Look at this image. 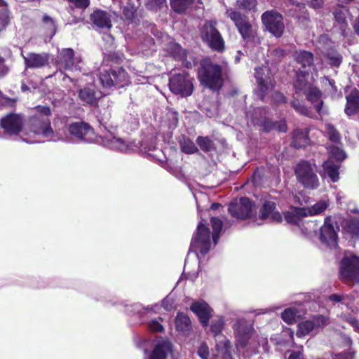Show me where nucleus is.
<instances>
[{
    "label": "nucleus",
    "instance_id": "ea45409f",
    "mask_svg": "<svg viewBox=\"0 0 359 359\" xmlns=\"http://www.w3.org/2000/svg\"><path fill=\"white\" fill-rule=\"evenodd\" d=\"M210 222L213 229L212 239L215 244H216L219 239V234L222 230L223 223L221 219L216 217H212Z\"/></svg>",
    "mask_w": 359,
    "mask_h": 359
},
{
    "label": "nucleus",
    "instance_id": "c03bdc74",
    "mask_svg": "<svg viewBox=\"0 0 359 359\" xmlns=\"http://www.w3.org/2000/svg\"><path fill=\"white\" fill-rule=\"evenodd\" d=\"M237 5L239 8L251 11L255 8L257 0H238Z\"/></svg>",
    "mask_w": 359,
    "mask_h": 359
},
{
    "label": "nucleus",
    "instance_id": "4468645a",
    "mask_svg": "<svg viewBox=\"0 0 359 359\" xmlns=\"http://www.w3.org/2000/svg\"><path fill=\"white\" fill-rule=\"evenodd\" d=\"M262 20L267 30L276 37L282 36L285 25L282 15L275 11H268L262 15Z\"/></svg>",
    "mask_w": 359,
    "mask_h": 359
},
{
    "label": "nucleus",
    "instance_id": "412c9836",
    "mask_svg": "<svg viewBox=\"0 0 359 359\" xmlns=\"http://www.w3.org/2000/svg\"><path fill=\"white\" fill-rule=\"evenodd\" d=\"M327 318L323 316H316L312 320H306L298 325L297 336L303 337L312 331L315 327H320L327 324Z\"/></svg>",
    "mask_w": 359,
    "mask_h": 359
},
{
    "label": "nucleus",
    "instance_id": "2f4dec72",
    "mask_svg": "<svg viewBox=\"0 0 359 359\" xmlns=\"http://www.w3.org/2000/svg\"><path fill=\"white\" fill-rule=\"evenodd\" d=\"M303 311L297 307H290L285 309L281 313L283 320L287 324H292L302 317Z\"/></svg>",
    "mask_w": 359,
    "mask_h": 359
},
{
    "label": "nucleus",
    "instance_id": "37998d69",
    "mask_svg": "<svg viewBox=\"0 0 359 359\" xmlns=\"http://www.w3.org/2000/svg\"><path fill=\"white\" fill-rule=\"evenodd\" d=\"M329 303H331L333 305L337 303H341V305H345L346 307L348 308V306L346 305L347 297L342 294H332L330 295L327 298V304H329Z\"/></svg>",
    "mask_w": 359,
    "mask_h": 359
},
{
    "label": "nucleus",
    "instance_id": "9b49d317",
    "mask_svg": "<svg viewBox=\"0 0 359 359\" xmlns=\"http://www.w3.org/2000/svg\"><path fill=\"white\" fill-rule=\"evenodd\" d=\"M193 78L187 73L183 72L177 74H174L169 82L170 90L177 95L183 97L189 96L193 91Z\"/></svg>",
    "mask_w": 359,
    "mask_h": 359
},
{
    "label": "nucleus",
    "instance_id": "2eb2a0df",
    "mask_svg": "<svg viewBox=\"0 0 359 359\" xmlns=\"http://www.w3.org/2000/svg\"><path fill=\"white\" fill-rule=\"evenodd\" d=\"M255 77L257 83V94L262 100L266 92L274 87V81L270 76L269 69L267 67H256Z\"/></svg>",
    "mask_w": 359,
    "mask_h": 359
},
{
    "label": "nucleus",
    "instance_id": "a19ab883",
    "mask_svg": "<svg viewBox=\"0 0 359 359\" xmlns=\"http://www.w3.org/2000/svg\"><path fill=\"white\" fill-rule=\"evenodd\" d=\"M196 142L200 148L205 151H210L213 147L212 141L208 137L199 136L196 139Z\"/></svg>",
    "mask_w": 359,
    "mask_h": 359
},
{
    "label": "nucleus",
    "instance_id": "6e6552de",
    "mask_svg": "<svg viewBox=\"0 0 359 359\" xmlns=\"http://www.w3.org/2000/svg\"><path fill=\"white\" fill-rule=\"evenodd\" d=\"M297 64L299 67H296V81L295 88H301L303 81H306V76L309 74L311 66L313 64V54L306 50H297L294 55Z\"/></svg>",
    "mask_w": 359,
    "mask_h": 359
},
{
    "label": "nucleus",
    "instance_id": "338daca9",
    "mask_svg": "<svg viewBox=\"0 0 359 359\" xmlns=\"http://www.w3.org/2000/svg\"><path fill=\"white\" fill-rule=\"evenodd\" d=\"M284 336H288L291 339H293V332L290 329L285 330L283 332Z\"/></svg>",
    "mask_w": 359,
    "mask_h": 359
},
{
    "label": "nucleus",
    "instance_id": "49530a36",
    "mask_svg": "<svg viewBox=\"0 0 359 359\" xmlns=\"http://www.w3.org/2000/svg\"><path fill=\"white\" fill-rule=\"evenodd\" d=\"M163 308L166 311H170L175 308V301L172 295L167 296L162 302Z\"/></svg>",
    "mask_w": 359,
    "mask_h": 359
},
{
    "label": "nucleus",
    "instance_id": "f03ea898",
    "mask_svg": "<svg viewBox=\"0 0 359 359\" xmlns=\"http://www.w3.org/2000/svg\"><path fill=\"white\" fill-rule=\"evenodd\" d=\"M69 133L78 139L87 142H95L102 144L111 149L126 151L130 148V145L122 139L115 137L112 133H107L104 136L96 135L90 126L83 122H76L70 124L68 128Z\"/></svg>",
    "mask_w": 359,
    "mask_h": 359
},
{
    "label": "nucleus",
    "instance_id": "e433bc0d",
    "mask_svg": "<svg viewBox=\"0 0 359 359\" xmlns=\"http://www.w3.org/2000/svg\"><path fill=\"white\" fill-rule=\"evenodd\" d=\"M193 2L194 0H170V6L175 12L181 13L184 11Z\"/></svg>",
    "mask_w": 359,
    "mask_h": 359
},
{
    "label": "nucleus",
    "instance_id": "c9c22d12",
    "mask_svg": "<svg viewBox=\"0 0 359 359\" xmlns=\"http://www.w3.org/2000/svg\"><path fill=\"white\" fill-rule=\"evenodd\" d=\"M43 27L46 29V34L51 39L55 34L57 25L55 21L49 15L44 14L42 17Z\"/></svg>",
    "mask_w": 359,
    "mask_h": 359
},
{
    "label": "nucleus",
    "instance_id": "864d4df0",
    "mask_svg": "<svg viewBox=\"0 0 359 359\" xmlns=\"http://www.w3.org/2000/svg\"><path fill=\"white\" fill-rule=\"evenodd\" d=\"M123 15L127 20L133 22V20L135 18V11L133 8H125L123 10Z\"/></svg>",
    "mask_w": 359,
    "mask_h": 359
},
{
    "label": "nucleus",
    "instance_id": "f3484780",
    "mask_svg": "<svg viewBox=\"0 0 359 359\" xmlns=\"http://www.w3.org/2000/svg\"><path fill=\"white\" fill-rule=\"evenodd\" d=\"M226 14L235 23L240 34L244 39L250 38L253 34V29L250 22L241 16L240 13L231 8L226 9Z\"/></svg>",
    "mask_w": 359,
    "mask_h": 359
},
{
    "label": "nucleus",
    "instance_id": "7c9ffc66",
    "mask_svg": "<svg viewBox=\"0 0 359 359\" xmlns=\"http://www.w3.org/2000/svg\"><path fill=\"white\" fill-rule=\"evenodd\" d=\"M285 219L288 223L299 225L301 219L306 217L304 208H291V209L285 212Z\"/></svg>",
    "mask_w": 359,
    "mask_h": 359
},
{
    "label": "nucleus",
    "instance_id": "58836bf2",
    "mask_svg": "<svg viewBox=\"0 0 359 359\" xmlns=\"http://www.w3.org/2000/svg\"><path fill=\"white\" fill-rule=\"evenodd\" d=\"M180 147L182 151L186 154H194L198 151L194 143L191 140L184 137L180 140Z\"/></svg>",
    "mask_w": 359,
    "mask_h": 359
},
{
    "label": "nucleus",
    "instance_id": "f704fd0d",
    "mask_svg": "<svg viewBox=\"0 0 359 359\" xmlns=\"http://www.w3.org/2000/svg\"><path fill=\"white\" fill-rule=\"evenodd\" d=\"M328 205V201L322 200L318 201L316 203L309 208H304V210L306 213V216H313L319 215L324 212L327 208Z\"/></svg>",
    "mask_w": 359,
    "mask_h": 359
},
{
    "label": "nucleus",
    "instance_id": "bb28decb",
    "mask_svg": "<svg viewBox=\"0 0 359 359\" xmlns=\"http://www.w3.org/2000/svg\"><path fill=\"white\" fill-rule=\"evenodd\" d=\"M276 203L273 201H266L264 203L260 212L262 219L270 218L274 222H280L282 216L279 212L275 210Z\"/></svg>",
    "mask_w": 359,
    "mask_h": 359
},
{
    "label": "nucleus",
    "instance_id": "4be33fe9",
    "mask_svg": "<svg viewBox=\"0 0 359 359\" xmlns=\"http://www.w3.org/2000/svg\"><path fill=\"white\" fill-rule=\"evenodd\" d=\"M191 310L196 314L201 323L206 326L212 316V309L204 301H197L192 304Z\"/></svg>",
    "mask_w": 359,
    "mask_h": 359
},
{
    "label": "nucleus",
    "instance_id": "9d476101",
    "mask_svg": "<svg viewBox=\"0 0 359 359\" xmlns=\"http://www.w3.org/2000/svg\"><path fill=\"white\" fill-rule=\"evenodd\" d=\"M325 133L331 142V144L327 147L330 158L337 161H344L347 156L340 147V136L338 132L332 125L326 123L325 125Z\"/></svg>",
    "mask_w": 359,
    "mask_h": 359
},
{
    "label": "nucleus",
    "instance_id": "c85d7f7f",
    "mask_svg": "<svg viewBox=\"0 0 359 359\" xmlns=\"http://www.w3.org/2000/svg\"><path fill=\"white\" fill-rule=\"evenodd\" d=\"M79 96L83 104L94 106L102 95L101 93H96L94 89L90 87H85L80 90Z\"/></svg>",
    "mask_w": 359,
    "mask_h": 359
},
{
    "label": "nucleus",
    "instance_id": "4d7b16f0",
    "mask_svg": "<svg viewBox=\"0 0 359 359\" xmlns=\"http://www.w3.org/2000/svg\"><path fill=\"white\" fill-rule=\"evenodd\" d=\"M74 4L76 7L86 8L89 5V0H69Z\"/></svg>",
    "mask_w": 359,
    "mask_h": 359
},
{
    "label": "nucleus",
    "instance_id": "1a4fd4ad",
    "mask_svg": "<svg viewBox=\"0 0 359 359\" xmlns=\"http://www.w3.org/2000/svg\"><path fill=\"white\" fill-rule=\"evenodd\" d=\"M81 62V57L76 55L72 48L60 50L56 58V63L60 72L69 71L73 72L80 70L79 64Z\"/></svg>",
    "mask_w": 359,
    "mask_h": 359
},
{
    "label": "nucleus",
    "instance_id": "0eeeda50",
    "mask_svg": "<svg viewBox=\"0 0 359 359\" xmlns=\"http://www.w3.org/2000/svg\"><path fill=\"white\" fill-rule=\"evenodd\" d=\"M298 181L305 187L316 189L319 186V180L315 172L314 166L307 161L298 163L295 168Z\"/></svg>",
    "mask_w": 359,
    "mask_h": 359
},
{
    "label": "nucleus",
    "instance_id": "cd10ccee",
    "mask_svg": "<svg viewBox=\"0 0 359 359\" xmlns=\"http://www.w3.org/2000/svg\"><path fill=\"white\" fill-rule=\"evenodd\" d=\"M175 327L181 334L188 335L192 330L191 322L189 316L183 313H178L175 318Z\"/></svg>",
    "mask_w": 359,
    "mask_h": 359
},
{
    "label": "nucleus",
    "instance_id": "6e6d98bb",
    "mask_svg": "<svg viewBox=\"0 0 359 359\" xmlns=\"http://www.w3.org/2000/svg\"><path fill=\"white\" fill-rule=\"evenodd\" d=\"M343 318L348 322L356 330L359 331V322L353 316H346L344 315Z\"/></svg>",
    "mask_w": 359,
    "mask_h": 359
},
{
    "label": "nucleus",
    "instance_id": "bf43d9fd",
    "mask_svg": "<svg viewBox=\"0 0 359 359\" xmlns=\"http://www.w3.org/2000/svg\"><path fill=\"white\" fill-rule=\"evenodd\" d=\"M324 4V0H311V6L315 9L320 8Z\"/></svg>",
    "mask_w": 359,
    "mask_h": 359
},
{
    "label": "nucleus",
    "instance_id": "69168bd1",
    "mask_svg": "<svg viewBox=\"0 0 359 359\" xmlns=\"http://www.w3.org/2000/svg\"><path fill=\"white\" fill-rule=\"evenodd\" d=\"M246 116H247V118H248V119H250V120H251L252 123H254V124H255V125H260V124H262V121H260V120H259V119H257V118H252H252H250V113H249V112H248V113H247V115H246Z\"/></svg>",
    "mask_w": 359,
    "mask_h": 359
},
{
    "label": "nucleus",
    "instance_id": "0e129e2a",
    "mask_svg": "<svg viewBox=\"0 0 359 359\" xmlns=\"http://www.w3.org/2000/svg\"><path fill=\"white\" fill-rule=\"evenodd\" d=\"M289 359H304L303 355L300 352L292 353L289 357Z\"/></svg>",
    "mask_w": 359,
    "mask_h": 359
},
{
    "label": "nucleus",
    "instance_id": "20e7f679",
    "mask_svg": "<svg viewBox=\"0 0 359 359\" xmlns=\"http://www.w3.org/2000/svg\"><path fill=\"white\" fill-rule=\"evenodd\" d=\"M340 278L347 283H359V257L346 252L339 264Z\"/></svg>",
    "mask_w": 359,
    "mask_h": 359
},
{
    "label": "nucleus",
    "instance_id": "a211bd4d",
    "mask_svg": "<svg viewBox=\"0 0 359 359\" xmlns=\"http://www.w3.org/2000/svg\"><path fill=\"white\" fill-rule=\"evenodd\" d=\"M320 239L330 248H335L337 246V236L331 224L330 218L325 219V223L320 228Z\"/></svg>",
    "mask_w": 359,
    "mask_h": 359
},
{
    "label": "nucleus",
    "instance_id": "dca6fc26",
    "mask_svg": "<svg viewBox=\"0 0 359 359\" xmlns=\"http://www.w3.org/2000/svg\"><path fill=\"white\" fill-rule=\"evenodd\" d=\"M253 205L248 198H241L230 203L229 212L231 216L238 219H245L250 217L252 212Z\"/></svg>",
    "mask_w": 359,
    "mask_h": 359
},
{
    "label": "nucleus",
    "instance_id": "6ab92c4d",
    "mask_svg": "<svg viewBox=\"0 0 359 359\" xmlns=\"http://www.w3.org/2000/svg\"><path fill=\"white\" fill-rule=\"evenodd\" d=\"M299 90H304L308 100L314 104L317 112L319 114H323L325 112L323 109V101L320 100L321 93L318 89L314 87H306L305 81L301 85V88H296Z\"/></svg>",
    "mask_w": 359,
    "mask_h": 359
},
{
    "label": "nucleus",
    "instance_id": "ddd939ff",
    "mask_svg": "<svg viewBox=\"0 0 359 359\" xmlns=\"http://www.w3.org/2000/svg\"><path fill=\"white\" fill-rule=\"evenodd\" d=\"M233 329L236 337V346L239 353L245 348L251 337L253 327L243 318H239L233 325Z\"/></svg>",
    "mask_w": 359,
    "mask_h": 359
},
{
    "label": "nucleus",
    "instance_id": "13d9d810",
    "mask_svg": "<svg viewBox=\"0 0 359 359\" xmlns=\"http://www.w3.org/2000/svg\"><path fill=\"white\" fill-rule=\"evenodd\" d=\"M272 97L274 102L277 103H284L285 102V98L283 95L278 91H274L273 94L272 95Z\"/></svg>",
    "mask_w": 359,
    "mask_h": 359
},
{
    "label": "nucleus",
    "instance_id": "f257e3e1",
    "mask_svg": "<svg viewBox=\"0 0 359 359\" xmlns=\"http://www.w3.org/2000/svg\"><path fill=\"white\" fill-rule=\"evenodd\" d=\"M34 114L29 117L27 126L22 128L24 120L20 114H10L1 119V128L6 134L18 135L27 143L39 142V137L46 138L49 141L57 142L65 140L60 129L52 128L50 117L51 110L47 106H36L33 109Z\"/></svg>",
    "mask_w": 359,
    "mask_h": 359
},
{
    "label": "nucleus",
    "instance_id": "680f3d73",
    "mask_svg": "<svg viewBox=\"0 0 359 359\" xmlns=\"http://www.w3.org/2000/svg\"><path fill=\"white\" fill-rule=\"evenodd\" d=\"M314 226H315V223L313 222H309L306 223V230L309 229V232H308L307 233H311V229H313V232H316V228H313Z\"/></svg>",
    "mask_w": 359,
    "mask_h": 359
},
{
    "label": "nucleus",
    "instance_id": "09e8293b",
    "mask_svg": "<svg viewBox=\"0 0 359 359\" xmlns=\"http://www.w3.org/2000/svg\"><path fill=\"white\" fill-rule=\"evenodd\" d=\"M197 353L201 359H208L209 358V348L205 344H203L200 346Z\"/></svg>",
    "mask_w": 359,
    "mask_h": 359
},
{
    "label": "nucleus",
    "instance_id": "5fc2aeb1",
    "mask_svg": "<svg viewBox=\"0 0 359 359\" xmlns=\"http://www.w3.org/2000/svg\"><path fill=\"white\" fill-rule=\"evenodd\" d=\"M353 355H354L353 352L348 351V352H345L343 353L335 354L333 356L332 359H353Z\"/></svg>",
    "mask_w": 359,
    "mask_h": 359
},
{
    "label": "nucleus",
    "instance_id": "3c124183",
    "mask_svg": "<svg viewBox=\"0 0 359 359\" xmlns=\"http://www.w3.org/2000/svg\"><path fill=\"white\" fill-rule=\"evenodd\" d=\"M9 21V13L7 10H4L0 13V29L4 28L8 25Z\"/></svg>",
    "mask_w": 359,
    "mask_h": 359
},
{
    "label": "nucleus",
    "instance_id": "8fccbe9b",
    "mask_svg": "<svg viewBox=\"0 0 359 359\" xmlns=\"http://www.w3.org/2000/svg\"><path fill=\"white\" fill-rule=\"evenodd\" d=\"M327 60L330 65L336 67H338L341 62V56L337 53L334 55H328L327 56Z\"/></svg>",
    "mask_w": 359,
    "mask_h": 359
},
{
    "label": "nucleus",
    "instance_id": "423d86ee",
    "mask_svg": "<svg viewBox=\"0 0 359 359\" xmlns=\"http://www.w3.org/2000/svg\"><path fill=\"white\" fill-rule=\"evenodd\" d=\"M210 248V230L201 221L198 223L197 231L192 238L189 253L194 252L198 257V251L204 255L209 251Z\"/></svg>",
    "mask_w": 359,
    "mask_h": 359
},
{
    "label": "nucleus",
    "instance_id": "b1692460",
    "mask_svg": "<svg viewBox=\"0 0 359 359\" xmlns=\"http://www.w3.org/2000/svg\"><path fill=\"white\" fill-rule=\"evenodd\" d=\"M90 20L98 28L109 29L111 27L110 15L102 10H95L90 15Z\"/></svg>",
    "mask_w": 359,
    "mask_h": 359
},
{
    "label": "nucleus",
    "instance_id": "4c0bfd02",
    "mask_svg": "<svg viewBox=\"0 0 359 359\" xmlns=\"http://www.w3.org/2000/svg\"><path fill=\"white\" fill-rule=\"evenodd\" d=\"M224 325V320L223 318H222V317L218 318V319L215 320L212 323L211 331L215 334V335L216 337H217L218 338L220 339L219 340L217 339V342L225 339L223 336L220 335Z\"/></svg>",
    "mask_w": 359,
    "mask_h": 359
},
{
    "label": "nucleus",
    "instance_id": "f8f14e48",
    "mask_svg": "<svg viewBox=\"0 0 359 359\" xmlns=\"http://www.w3.org/2000/svg\"><path fill=\"white\" fill-rule=\"evenodd\" d=\"M100 81L104 88L123 87L128 84V76L122 68L111 69L101 73Z\"/></svg>",
    "mask_w": 359,
    "mask_h": 359
},
{
    "label": "nucleus",
    "instance_id": "a878e982",
    "mask_svg": "<svg viewBox=\"0 0 359 359\" xmlns=\"http://www.w3.org/2000/svg\"><path fill=\"white\" fill-rule=\"evenodd\" d=\"M171 343L167 339H159L149 359H165L168 353L171 352Z\"/></svg>",
    "mask_w": 359,
    "mask_h": 359
},
{
    "label": "nucleus",
    "instance_id": "603ef678",
    "mask_svg": "<svg viewBox=\"0 0 359 359\" xmlns=\"http://www.w3.org/2000/svg\"><path fill=\"white\" fill-rule=\"evenodd\" d=\"M271 129H275L280 132H285L287 130V126L285 122L273 123L270 128H266V130Z\"/></svg>",
    "mask_w": 359,
    "mask_h": 359
},
{
    "label": "nucleus",
    "instance_id": "5701e85b",
    "mask_svg": "<svg viewBox=\"0 0 359 359\" xmlns=\"http://www.w3.org/2000/svg\"><path fill=\"white\" fill-rule=\"evenodd\" d=\"M167 51L175 59L181 60L182 64L187 68H191L196 64L195 60L192 61L187 60V52L178 43L175 42L170 43L167 47Z\"/></svg>",
    "mask_w": 359,
    "mask_h": 359
},
{
    "label": "nucleus",
    "instance_id": "7ed1b4c3",
    "mask_svg": "<svg viewBox=\"0 0 359 359\" xmlns=\"http://www.w3.org/2000/svg\"><path fill=\"white\" fill-rule=\"evenodd\" d=\"M223 68L221 65L204 59L201 62L198 77L201 83L212 90H218L223 84Z\"/></svg>",
    "mask_w": 359,
    "mask_h": 359
},
{
    "label": "nucleus",
    "instance_id": "39448f33",
    "mask_svg": "<svg viewBox=\"0 0 359 359\" xmlns=\"http://www.w3.org/2000/svg\"><path fill=\"white\" fill-rule=\"evenodd\" d=\"M215 21H207L201 28V37L212 50L222 52L224 50V41L216 28Z\"/></svg>",
    "mask_w": 359,
    "mask_h": 359
},
{
    "label": "nucleus",
    "instance_id": "aec40b11",
    "mask_svg": "<svg viewBox=\"0 0 359 359\" xmlns=\"http://www.w3.org/2000/svg\"><path fill=\"white\" fill-rule=\"evenodd\" d=\"M26 68L37 69L45 67L48 64L49 55L46 53H29L23 55Z\"/></svg>",
    "mask_w": 359,
    "mask_h": 359
},
{
    "label": "nucleus",
    "instance_id": "c756f323",
    "mask_svg": "<svg viewBox=\"0 0 359 359\" xmlns=\"http://www.w3.org/2000/svg\"><path fill=\"white\" fill-rule=\"evenodd\" d=\"M359 111V91L354 89L346 96V106L345 113L348 116L356 114Z\"/></svg>",
    "mask_w": 359,
    "mask_h": 359
},
{
    "label": "nucleus",
    "instance_id": "473e14b6",
    "mask_svg": "<svg viewBox=\"0 0 359 359\" xmlns=\"http://www.w3.org/2000/svg\"><path fill=\"white\" fill-rule=\"evenodd\" d=\"M323 175H327L332 182H335L339 180L338 165L334 164L330 160L325 161L323 165Z\"/></svg>",
    "mask_w": 359,
    "mask_h": 359
},
{
    "label": "nucleus",
    "instance_id": "774afa93",
    "mask_svg": "<svg viewBox=\"0 0 359 359\" xmlns=\"http://www.w3.org/2000/svg\"><path fill=\"white\" fill-rule=\"evenodd\" d=\"M327 83H328L329 86L331 88L330 93H335L337 91V88H336L335 86L334 85V83L330 80H327Z\"/></svg>",
    "mask_w": 359,
    "mask_h": 359
},
{
    "label": "nucleus",
    "instance_id": "de8ad7c7",
    "mask_svg": "<svg viewBox=\"0 0 359 359\" xmlns=\"http://www.w3.org/2000/svg\"><path fill=\"white\" fill-rule=\"evenodd\" d=\"M292 105L293 108L299 114L309 116L308 109L304 106H303L299 101H293L292 102Z\"/></svg>",
    "mask_w": 359,
    "mask_h": 359
},
{
    "label": "nucleus",
    "instance_id": "052dcab7",
    "mask_svg": "<svg viewBox=\"0 0 359 359\" xmlns=\"http://www.w3.org/2000/svg\"><path fill=\"white\" fill-rule=\"evenodd\" d=\"M8 72L7 67L4 65V60L0 57V74H4Z\"/></svg>",
    "mask_w": 359,
    "mask_h": 359
},
{
    "label": "nucleus",
    "instance_id": "79ce46f5",
    "mask_svg": "<svg viewBox=\"0 0 359 359\" xmlns=\"http://www.w3.org/2000/svg\"><path fill=\"white\" fill-rule=\"evenodd\" d=\"M346 10L342 8L339 11H336L334 13V18L336 21L340 25V28L344 31V29L347 26V22L346 20Z\"/></svg>",
    "mask_w": 359,
    "mask_h": 359
},
{
    "label": "nucleus",
    "instance_id": "a18cd8bd",
    "mask_svg": "<svg viewBox=\"0 0 359 359\" xmlns=\"http://www.w3.org/2000/svg\"><path fill=\"white\" fill-rule=\"evenodd\" d=\"M160 321H162L161 318H158V320H151L149 323V327L150 330L154 331V332H161L163 330V327L160 323Z\"/></svg>",
    "mask_w": 359,
    "mask_h": 359
},
{
    "label": "nucleus",
    "instance_id": "393cba45",
    "mask_svg": "<svg viewBox=\"0 0 359 359\" xmlns=\"http://www.w3.org/2000/svg\"><path fill=\"white\" fill-rule=\"evenodd\" d=\"M230 342L226 339L217 342L213 352V359H233L231 353Z\"/></svg>",
    "mask_w": 359,
    "mask_h": 359
},
{
    "label": "nucleus",
    "instance_id": "72a5a7b5",
    "mask_svg": "<svg viewBox=\"0 0 359 359\" xmlns=\"http://www.w3.org/2000/svg\"><path fill=\"white\" fill-rule=\"evenodd\" d=\"M308 132L306 130L298 129L293 133L292 145L296 148L304 147L308 144Z\"/></svg>",
    "mask_w": 359,
    "mask_h": 359
},
{
    "label": "nucleus",
    "instance_id": "e2e57ef3",
    "mask_svg": "<svg viewBox=\"0 0 359 359\" xmlns=\"http://www.w3.org/2000/svg\"><path fill=\"white\" fill-rule=\"evenodd\" d=\"M273 53L278 58H280V57H281L282 56L284 55V51H283V50H282L280 48H276V49L273 50Z\"/></svg>",
    "mask_w": 359,
    "mask_h": 359
}]
</instances>
